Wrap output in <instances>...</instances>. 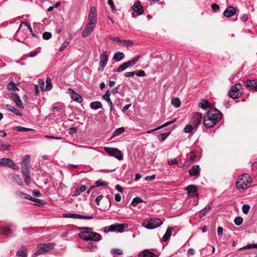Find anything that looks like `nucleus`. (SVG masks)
I'll list each match as a JSON object with an SVG mask.
<instances>
[{
  "mask_svg": "<svg viewBox=\"0 0 257 257\" xmlns=\"http://www.w3.org/2000/svg\"><path fill=\"white\" fill-rule=\"evenodd\" d=\"M115 231V224H112L110 226H106L104 229L105 232H108L109 231Z\"/></svg>",
  "mask_w": 257,
  "mask_h": 257,
  "instance_id": "47",
  "label": "nucleus"
},
{
  "mask_svg": "<svg viewBox=\"0 0 257 257\" xmlns=\"http://www.w3.org/2000/svg\"><path fill=\"white\" fill-rule=\"evenodd\" d=\"M196 128L194 125L191 124H187L184 128V132L186 133H190L193 132L194 129Z\"/></svg>",
  "mask_w": 257,
  "mask_h": 257,
  "instance_id": "37",
  "label": "nucleus"
},
{
  "mask_svg": "<svg viewBox=\"0 0 257 257\" xmlns=\"http://www.w3.org/2000/svg\"><path fill=\"white\" fill-rule=\"evenodd\" d=\"M176 120V118H174L171 121H168L167 122H166V123H165L164 124H163V125L153 130H151V131H148V133L150 134V133H151L154 131H157V130H159L162 128H163V127H165L172 123H173V122H175Z\"/></svg>",
  "mask_w": 257,
  "mask_h": 257,
  "instance_id": "24",
  "label": "nucleus"
},
{
  "mask_svg": "<svg viewBox=\"0 0 257 257\" xmlns=\"http://www.w3.org/2000/svg\"><path fill=\"white\" fill-rule=\"evenodd\" d=\"M139 257H158V256L154 253L146 249L141 251Z\"/></svg>",
  "mask_w": 257,
  "mask_h": 257,
  "instance_id": "20",
  "label": "nucleus"
},
{
  "mask_svg": "<svg viewBox=\"0 0 257 257\" xmlns=\"http://www.w3.org/2000/svg\"><path fill=\"white\" fill-rule=\"evenodd\" d=\"M249 209L250 206L248 204H244L242 207V212L245 214L248 213Z\"/></svg>",
  "mask_w": 257,
  "mask_h": 257,
  "instance_id": "55",
  "label": "nucleus"
},
{
  "mask_svg": "<svg viewBox=\"0 0 257 257\" xmlns=\"http://www.w3.org/2000/svg\"><path fill=\"white\" fill-rule=\"evenodd\" d=\"M22 166H30V156L26 155L22 159Z\"/></svg>",
  "mask_w": 257,
  "mask_h": 257,
  "instance_id": "28",
  "label": "nucleus"
},
{
  "mask_svg": "<svg viewBox=\"0 0 257 257\" xmlns=\"http://www.w3.org/2000/svg\"><path fill=\"white\" fill-rule=\"evenodd\" d=\"M236 10L233 7H229L224 11L223 15L226 17H231L235 14Z\"/></svg>",
  "mask_w": 257,
  "mask_h": 257,
  "instance_id": "17",
  "label": "nucleus"
},
{
  "mask_svg": "<svg viewBox=\"0 0 257 257\" xmlns=\"http://www.w3.org/2000/svg\"><path fill=\"white\" fill-rule=\"evenodd\" d=\"M211 206L210 205H207L206 206L204 209H202L199 213V217L200 218L204 216L207 212L209 211L211 209Z\"/></svg>",
  "mask_w": 257,
  "mask_h": 257,
  "instance_id": "31",
  "label": "nucleus"
},
{
  "mask_svg": "<svg viewBox=\"0 0 257 257\" xmlns=\"http://www.w3.org/2000/svg\"><path fill=\"white\" fill-rule=\"evenodd\" d=\"M202 118V114L200 112L194 113L191 118V124L196 127L201 122Z\"/></svg>",
  "mask_w": 257,
  "mask_h": 257,
  "instance_id": "11",
  "label": "nucleus"
},
{
  "mask_svg": "<svg viewBox=\"0 0 257 257\" xmlns=\"http://www.w3.org/2000/svg\"><path fill=\"white\" fill-rule=\"evenodd\" d=\"M172 104L175 107H179L180 106L181 102L180 99L178 98L177 97H173L172 98L171 100Z\"/></svg>",
  "mask_w": 257,
  "mask_h": 257,
  "instance_id": "36",
  "label": "nucleus"
},
{
  "mask_svg": "<svg viewBox=\"0 0 257 257\" xmlns=\"http://www.w3.org/2000/svg\"><path fill=\"white\" fill-rule=\"evenodd\" d=\"M0 166L12 167L14 169H19V167L11 159L4 158L0 159Z\"/></svg>",
  "mask_w": 257,
  "mask_h": 257,
  "instance_id": "9",
  "label": "nucleus"
},
{
  "mask_svg": "<svg viewBox=\"0 0 257 257\" xmlns=\"http://www.w3.org/2000/svg\"><path fill=\"white\" fill-rule=\"evenodd\" d=\"M52 110L55 117L60 116L64 112V105L60 103H54L52 106Z\"/></svg>",
  "mask_w": 257,
  "mask_h": 257,
  "instance_id": "8",
  "label": "nucleus"
},
{
  "mask_svg": "<svg viewBox=\"0 0 257 257\" xmlns=\"http://www.w3.org/2000/svg\"><path fill=\"white\" fill-rule=\"evenodd\" d=\"M242 222H243V218L240 216L236 217L234 220V223L237 226L241 225L242 224Z\"/></svg>",
  "mask_w": 257,
  "mask_h": 257,
  "instance_id": "49",
  "label": "nucleus"
},
{
  "mask_svg": "<svg viewBox=\"0 0 257 257\" xmlns=\"http://www.w3.org/2000/svg\"><path fill=\"white\" fill-rule=\"evenodd\" d=\"M173 230V228L171 227H168L167 228L166 233L163 237V241H166L167 239L171 236Z\"/></svg>",
  "mask_w": 257,
  "mask_h": 257,
  "instance_id": "27",
  "label": "nucleus"
},
{
  "mask_svg": "<svg viewBox=\"0 0 257 257\" xmlns=\"http://www.w3.org/2000/svg\"><path fill=\"white\" fill-rule=\"evenodd\" d=\"M96 22L97 19H87V22L86 24L95 27Z\"/></svg>",
  "mask_w": 257,
  "mask_h": 257,
  "instance_id": "48",
  "label": "nucleus"
},
{
  "mask_svg": "<svg viewBox=\"0 0 257 257\" xmlns=\"http://www.w3.org/2000/svg\"><path fill=\"white\" fill-rule=\"evenodd\" d=\"M127 65L126 64L125 62L123 63V64H122L121 65H120L118 67V68L117 69V70L115 71V72H120L123 70H124L125 69H126L127 68Z\"/></svg>",
  "mask_w": 257,
  "mask_h": 257,
  "instance_id": "46",
  "label": "nucleus"
},
{
  "mask_svg": "<svg viewBox=\"0 0 257 257\" xmlns=\"http://www.w3.org/2000/svg\"><path fill=\"white\" fill-rule=\"evenodd\" d=\"M95 184V187H98L100 186H106L108 185L107 182L103 181L101 180L96 181Z\"/></svg>",
  "mask_w": 257,
  "mask_h": 257,
  "instance_id": "39",
  "label": "nucleus"
},
{
  "mask_svg": "<svg viewBox=\"0 0 257 257\" xmlns=\"http://www.w3.org/2000/svg\"><path fill=\"white\" fill-rule=\"evenodd\" d=\"M14 130L19 131V132H28V131H34L33 130L29 128H26L23 126H16L14 128Z\"/></svg>",
  "mask_w": 257,
  "mask_h": 257,
  "instance_id": "41",
  "label": "nucleus"
},
{
  "mask_svg": "<svg viewBox=\"0 0 257 257\" xmlns=\"http://www.w3.org/2000/svg\"><path fill=\"white\" fill-rule=\"evenodd\" d=\"M94 28L95 27L86 24L85 27L81 33L82 37L83 38H86L89 36L93 31Z\"/></svg>",
  "mask_w": 257,
  "mask_h": 257,
  "instance_id": "13",
  "label": "nucleus"
},
{
  "mask_svg": "<svg viewBox=\"0 0 257 257\" xmlns=\"http://www.w3.org/2000/svg\"><path fill=\"white\" fill-rule=\"evenodd\" d=\"M102 98L107 102L110 107V110L111 111L113 108V105L110 97H105Z\"/></svg>",
  "mask_w": 257,
  "mask_h": 257,
  "instance_id": "60",
  "label": "nucleus"
},
{
  "mask_svg": "<svg viewBox=\"0 0 257 257\" xmlns=\"http://www.w3.org/2000/svg\"><path fill=\"white\" fill-rule=\"evenodd\" d=\"M12 232V229L8 227H5L2 228V233L3 234L9 236Z\"/></svg>",
  "mask_w": 257,
  "mask_h": 257,
  "instance_id": "35",
  "label": "nucleus"
},
{
  "mask_svg": "<svg viewBox=\"0 0 257 257\" xmlns=\"http://www.w3.org/2000/svg\"><path fill=\"white\" fill-rule=\"evenodd\" d=\"M104 151L111 156L114 157L118 160L123 159V155L122 153L116 148L104 147Z\"/></svg>",
  "mask_w": 257,
  "mask_h": 257,
  "instance_id": "5",
  "label": "nucleus"
},
{
  "mask_svg": "<svg viewBox=\"0 0 257 257\" xmlns=\"http://www.w3.org/2000/svg\"><path fill=\"white\" fill-rule=\"evenodd\" d=\"M69 91L72 92L71 97L72 100L79 103H81L82 101V97L77 93L74 92L72 89L70 88L69 89Z\"/></svg>",
  "mask_w": 257,
  "mask_h": 257,
  "instance_id": "19",
  "label": "nucleus"
},
{
  "mask_svg": "<svg viewBox=\"0 0 257 257\" xmlns=\"http://www.w3.org/2000/svg\"><path fill=\"white\" fill-rule=\"evenodd\" d=\"M138 76L143 77L146 75L145 72L144 70H140L135 73Z\"/></svg>",
  "mask_w": 257,
  "mask_h": 257,
  "instance_id": "64",
  "label": "nucleus"
},
{
  "mask_svg": "<svg viewBox=\"0 0 257 257\" xmlns=\"http://www.w3.org/2000/svg\"><path fill=\"white\" fill-rule=\"evenodd\" d=\"M210 117H209L207 114H205L204 116V121L203 123L205 127L208 128H210L213 126L215 123L212 121Z\"/></svg>",
  "mask_w": 257,
  "mask_h": 257,
  "instance_id": "18",
  "label": "nucleus"
},
{
  "mask_svg": "<svg viewBox=\"0 0 257 257\" xmlns=\"http://www.w3.org/2000/svg\"><path fill=\"white\" fill-rule=\"evenodd\" d=\"M87 19H97L96 10L94 7H91L90 12L88 15Z\"/></svg>",
  "mask_w": 257,
  "mask_h": 257,
  "instance_id": "25",
  "label": "nucleus"
},
{
  "mask_svg": "<svg viewBox=\"0 0 257 257\" xmlns=\"http://www.w3.org/2000/svg\"><path fill=\"white\" fill-rule=\"evenodd\" d=\"M11 98L15 102L16 104L20 108H24L23 103L20 97L16 93H11Z\"/></svg>",
  "mask_w": 257,
  "mask_h": 257,
  "instance_id": "14",
  "label": "nucleus"
},
{
  "mask_svg": "<svg viewBox=\"0 0 257 257\" xmlns=\"http://www.w3.org/2000/svg\"><path fill=\"white\" fill-rule=\"evenodd\" d=\"M200 167L198 165H194L189 171V175L191 176H198L200 174Z\"/></svg>",
  "mask_w": 257,
  "mask_h": 257,
  "instance_id": "15",
  "label": "nucleus"
},
{
  "mask_svg": "<svg viewBox=\"0 0 257 257\" xmlns=\"http://www.w3.org/2000/svg\"><path fill=\"white\" fill-rule=\"evenodd\" d=\"M23 23L25 25V26H26L28 27L30 32L32 34V35L34 37H37L36 35L35 34V33L33 32L32 28L31 26V25L27 22H23Z\"/></svg>",
  "mask_w": 257,
  "mask_h": 257,
  "instance_id": "52",
  "label": "nucleus"
},
{
  "mask_svg": "<svg viewBox=\"0 0 257 257\" xmlns=\"http://www.w3.org/2000/svg\"><path fill=\"white\" fill-rule=\"evenodd\" d=\"M27 248L24 246H23L17 251L16 255L18 257H27Z\"/></svg>",
  "mask_w": 257,
  "mask_h": 257,
  "instance_id": "22",
  "label": "nucleus"
},
{
  "mask_svg": "<svg viewBox=\"0 0 257 257\" xmlns=\"http://www.w3.org/2000/svg\"><path fill=\"white\" fill-rule=\"evenodd\" d=\"M69 44V41H65L62 44V45L61 46V47L59 49V51L60 52H62L63 51H64V50L65 49V48L66 47H67V46Z\"/></svg>",
  "mask_w": 257,
  "mask_h": 257,
  "instance_id": "61",
  "label": "nucleus"
},
{
  "mask_svg": "<svg viewBox=\"0 0 257 257\" xmlns=\"http://www.w3.org/2000/svg\"><path fill=\"white\" fill-rule=\"evenodd\" d=\"M46 86L45 88V91H48L50 90L52 88V85L51 84V79L49 77H48L46 79Z\"/></svg>",
  "mask_w": 257,
  "mask_h": 257,
  "instance_id": "44",
  "label": "nucleus"
},
{
  "mask_svg": "<svg viewBox=\"0 0 257 257\" xmlns=\"http://www.w3.org/2000/svg\"><path fill=\"white\" fill-rule=\"evenodd\" d=\"M133 12L132 13V17L136 18L142 15L144 12L143 8L139 1H136L132 6Z\"/></svg>",
  "mask_w": 257,
  "mask_h": 257,
  "instance_id": "7",
  "label": "nucleus"
},
{
  "mask_svg": "<svg viewBox=\"0 0 257 257\" xmlns=\"http://www.w3.org/2000/svg\"><path fill=\"white\" fill-rule=\"evenodd\" d=\"M52 37V34L50 32H46L43 34V38L45 40H49Z\"/></svg>",
  "mask_w": 257,
  "mask_h": 257,
  "instance_id": "57",
  "label": "nucleus"
},
{
  "mask_svg": "<svg viewBox=\"0 0 257 257\" xmlns=\"http://www.w3.org/2000/svg\"><path fill=\"white\" fill-rule=\"evenodd\" d=\"M10 111L13 112L16 115L22 116V115L21 112L17 108H15L13 106L11 108Z\"/></svg>",
  "mask_w": 257,
  "mask_h": 257,
  "instance_id": "53",
  "label": "nucleus"
},
{
  "mask_svg": "<svg viewBox=\"0 0 257 257\" xmlns=\"http://www.w3.org/2000/svg\"><path fill=\"white\" fill-rule=\"evenodd\" d=\"M133 42L130 40H121L120 45L131 46L133 45Z\"/></svg>",
  "mask_w": 257,
  "mask_h": 257,
  "instance_id": "45",
  "label": "nucleus"
},
{
  "mask_svg": "<svg viewBox=\"0 0 257 257\" xmlns=\"http://www.w3.org/2000/svg\"><path fill=\"white\" fill-rule=\"evenodd\" d=\"M168 163L170 165H175L178 164V161L176 159H170L168 160Z\"/></svg>",
  "mask_w": 257,
  "mask_h": 257,
  "instance_id": "63",
  "label": "nucleus"
},
{
  "mask_svg": "<svg viewBox=\"0 0 257 257\" xmlns=\"http://www.w3.org/2000/svg\"><path fill=\"white\" fill-rule=\"evenodd\" d=\"M252 182L250 176L247 174H245L238 177L235 186L238 190H245L248 188V185Z\"/></svg>",
  "mask_w": 257,
  "mask_h": 257,
  "instance_id": "1",
  "label": "nucleus"
},
{
  "mask_svg": "<svg viewBox=\"0 0 257 257\" xmlns=\"http://www.w3.org/2000/svg\"><path fill=\"white\" fill-rule=\"evenodd\" d=\"M111 253L112 254H117L118 255H122L123 253V251L120 249L116 248V249H113L111 250Z\"/></svg>",
  "mask_w": 257,
  "mask_h": 257,
  "instance_id": "59",
  "label": "nucleus"
},
{
  "mask_svg": "<svg viewBox=\"0 0 257 257\" xmlns=\"http://www.w3.org/2000/svg\"><path fill=\"white\" fill-rule=\"evenodd\" d=\"M206 114L210 117V118L213 120L212 121L215 124L218 121L220 120L221 118L220 111L216 109L209 110Z\"/></svg>",
  "mask_w": 257,
  "mask_h": 257,
  "instance_id": "6",
  "label": "nucleus"
},
{
  "mask_svg": "<svg viewBox=\"0 0 257 257\" xmlns=\"http://www.w3.org/2000/svg\"><path fill=\"white\" fill-rule=\"evenodd\" d=\"M13 178L17 184L20 185H22V180L20 179V177L19 175L15 174L13 175Z\"/></svg>",
  "mask_w": 257,
  "mask_h": 257,
  "instance_id": "50",
  "label": "nucleus"
},
{
  "mask_svg": "<svg viewBox=\"0 0 257 257\" xmlns=\"http://www.w3.org/2000/svg\"><path fill=\"white\" fill-rule=\"evenodd\" d=\"M242 88V85L240 83H237L232 86L228 93L229 97L235 99L240 97L242 94L240 89Z\"/></svg>",
  "mask_w": 257,
  "mask_h": 257,
  "instance_id": "4",
  "label": "nucleus"
},
{
  "mask_svg": "<svg viewBox=\"0 0 257 257\" xmlns=\"http://www.w3.org/2000/svg\"><path fill=\"white\" fill-rule=\"evenodd\" d=\"M39 85L40 86V89L42 91L45 90V83L43 80L39 79L38 80Z\"/></svg>",
  "mask_w": 257,
  "mask_h": 257,
  "instance_id": "62",
  "label": "nucleus"
},
{
  "mask_svg": "<svg viewBox=\"0 0 257 257\" xmlns=\"http://www.w3.org/2000/svg\"><path fill=\"white\" fill-rule=\"evenodd\" d=\"M90 107L92 109H97L102 107L101 103L100 101H94L90 103Z\"/></svg>",
  "mask_w": 257,
  "mask_h": 257,
  "instance_id": "29",
  "label": "nucleus"
},
{
  "mask_svg": "<svg viewBox=\"0 0 257 257\" xmlns=\"http://www.w3.org/2000/svg\"><path fill=\"white\" fill-rule=\"evenodd\" d=\"M124 55L123 53L118 51L114 53L113 59L116 61L118 62L120 61L121 59H122L124 57Z\"/></svg>",
  "mask_w": 257,
  "mask_h": 257,
  "instance_id": "26",
  "label": "nucleus"
},
{
  "mask_svg": "<svg viewBox=\"0 0 257 257\" xmlns=\"http://www.w3.org/2000/svg\"><path fill=\"white\" fill-rule=\"evenodd\" d=\"M87 231H81L79 233L80 237L85 240L99 241L101 238L100 234L91 231V228H84Z\"/></svg>",
  "mask_w": 257,
  "mask_h": 257,
  "instance_id": "2",
  "label": "nucleus"
},
{
  "mask_svg": "<svg viewBox=\"0 0 257 257\" xmlns=\"http://www.w3.org/2000/svg\"><path fill=\"white\" fill-rule=\"evenodd\" d=\"M246 85L249 89L257 91V82L254 80H247Z\"/></svg>",
  "mask_w": 257,
  "mask_h": 257,
  "instance_id": "21",
  "label": "nucleus"
},
{
  "mask_svg": "<svg viewBox=\"0 0 257 257\" xmlns=\"http://www.w3.org/2000/svg\"><path fill=\"white\" fill-rule=\"evenodd\" d=\"M33 201L35 202L34 204L36 205L41 206L44 204L43 201L36 198H34V199H33Z\"/></svg>",
  "mask_w": 257,
  "mask_h": 257,
  "instance_id": "54",
  "label": "nucleus"
},
{
  "mask_svg": "<svg viewBox=\"0 0 257 257\" xmlns=\"http://www.w3.org/2000/svg\"><path fill=\"white\" fill-rule=\"evenodd\" d=\"M108 61V56L106 51H103L100 56V61L99 62V67L98 68V71H102L106 65Z\"/></svg>",
  "mask_w": 257,
  "mask_h": 257,
  "instance_id": "10",
  "label": "nucleus"
},
{
  "mask_svg": "<svg viewBox=\"0 0 257 257\" xmlns=\"http://www.w3.org/2000/svg\"><path fill=\"white\" fill-rule=\"evenodd\" d=\"M24 180L27 185L29 186L30 183V177L29 174L23 175Z\"/></svg>",
  "mask_w": 257,
  "mask_h": 257,
  "instance_id": "56",
  "label": "nucleus"
},
{
  "mask_svg": "<svg viewBox=\"0 0 257 257\" xmlns=\"http://www.w3.org/2000/svg\"><path fill=\"white\" fill-rule=\"evenodd\" d=\"M170 133L160 134L158 135V138L160 141H164L170 135Z\"/></svg>",
  "mask_w": 257,
  "mask_h": 257,
  "instance_id": "40",
  "label": "nucleus"
},
{
  "mask_svg": "<svg viewBox=\"0 0 257 257\" xmlns=\"http://www.w3.org/2000/svg\"><path fill=\"white\" fill-rule=\"evenodd\" d=\"M30 166H22V172L23 175L29 174Z\"/></svg>",
  "mask_w": 257,
  "mask_h": 257,
  "instance_id": "43",
  "label": "nucleus"
},
{
  "mask_svg": "<svg viewBox=\"0 0 257 257\" xmlns=\"http://www.w3.org/2000/svg\"><path fill=\"white\" fill-rule=\"evenodd\" d=\"M80 214H75V213H68V214H64L63 217H66V218L80 219Z\"/></svg>",
  "mask_w": 257,
  "mask_h": 257,
  "instance_id": "38",
  "label": "nucleus"
},
{
  "mask_svg": "<svg viewBox=\"0 0 257 257\" xmlns=\"http://www.w3.org/2000/svg\"><path fill=\"white\" fill-rule=\"evenodd\" d=\"M7 88L9 90L14 91L18 90V88L16 86V84L13 81H11L8 84Z\"/></svg>",
  "mask_w": 257,
  "mask_h": 257,
  "instance_id": "33",
  "label": "nucleus"
},
{
  "mask_svg": "<svg viewBox=\"0 0 257 257\" xmlns=\"http://www.w3.org/2000/svg\"><path fill=\"white\" fill-rule=\"evenodd\" d=\"M209 102L205 100H202L199 103V106L203 109H206L209 107Z\"/></svg>",
  "mask_w": 257,
  "mask_h": 257,
  "instance_id": "32",
  "label": "nucleus"
},
{
  "mask_svg": "<svg viewBox=\"0 0 257 257\" xmlns=\"http://www.w3.org/2000/svg\"><path fill=\"white\" fill-rule=\"evenodd\" d=\"M127 227L128 225L126 223L115 224V231H117L119 232H122L124 229Z\"/></svg>",
  "mask_w": 257,
  "mask_h": 257,
  "instance_id": "23",
  "label": "nucleus"
},
{
  "mask_svg": "<svg viewBox=\"0 0 257 257\" xmlns=\"http://www.w3.org/2000/svg\"><path fill=\"white\" fill-rule=\"evenodd\" d=\"M140 57V56H138L134 58L133 59L126 62L125 63L127 65V67H128L135 65L137 63V62L139 61Z\"/></svg>",
  "mask_w": 257,
  "mask_h": 257,
  "instance_id": "30",
  "label": "nucleus"
},
{
  "mask_svg": "<svg viewBox=\"0 0 257 257\" xmlns=\"http://www.w3.org/2000/svg\"><path fill=\"white\" fill-rule=\"evenodd\" d=\"M124 132V128L122 127L117 128L113 133L111 139L117 136Z\"/></svg>",
  "mask_w": 257,
  "mask_h": 257,
  "instance_id": "34",
  "label": "nucleus"
},
{
  "mask_svg": "<svg viewBox=\"0 0 257 257\" xmlns=\"http://www.w3.org/2000/svg\"><path fill=\"white\" fill-rule=\"evenodd\" d=\"M143 201L142 198L140 197H136L133 200L131 205L134 206H136L139 203L143 202Z\"/></svg>",
  "mask_w": 257,
  "mask_h": 257,
  "instance_id": "42",
  "label": "nucleus"
},
{
  "mask_svg": "<svg viewBox=\"0 0 257 257\" xmlns=\"http://www.w3.org/2000/svg\"><path fill=\"white\" fill-rule=\"evenodd\" d=\"M186 190L188 192L189 196L193 197L198 195L197 193V189L195 186L193 185H190L186 188Z\"/></svg>",
  "mask_w": 257,
  "mask_h": 257,
  "instance_id": "16",
  "label": "nucleus"
},
{
  "mask_svg": "<svg viewBox=\"0 0 257 257\" xmlns=\"http://www.w3.org/2000/svg\"><path fill=\"white\" fill-rule=\"evenodd\" d=\"M55 243H40L37 245V247L41 250L42 253H44L52 249L55 246Z\"/></svg>",
  "mask_w": 257,
  "mask_h": 257,
  "instance_id": "12",
  "label": "nucleus"
},
{
  "mask_svg": "<svg viewBox=\"0 0 257 257\" xmlns=\"http://www.w3.org/2000/svg\"><path fill=\"white\" fill-rule=\"evenodd\" d=\"M162 223L163 221L160 219L153 218L144 220L142 225L145 228L151 229L159 227Z\"/></svg>",
  "mask_w": 257,
  "mask_h": 257,
  "instance_id": "3",
  "label": "nucleus"
},
{
  "mask_svg": "<svg viewBox=\"0 0 257 257\" xmlns=\"http://www.w3.org/2000/svg\"><path fill=\"white\" fill-rule=\"evenodd\" d=\"M252 248H257V244L254 243V244H250L246 245L243 247L242 248H240V250L241 249H251Z\"/></svg>",
  "mask_w": 257,
  "mask_h": 257,
  "instance_id": "51",
  "label": "nucleus"
},
{
  "mask_svg": "<svg viewBox=\"0 0 257 257\" xmlns=\"http://www.w3.org/2000/svg\"><path fill=\"white\" fill-rule=\"evenodd\" d=\"M108 39H109L113 41L116 42L117 43L120 44L121 40L118 37L116 36H108Z\"/></svg>",
  "mask_w": 257,
  "mask_h": 257,
  "instance_id": "58",
  "label": "nucleus"
}]
</instances>
